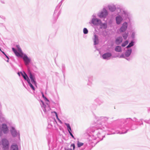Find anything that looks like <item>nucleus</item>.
Instances as JSON below:
<instances>
[{
  "mask_svg": "<svg viewBox=\"0 0 150 150\" xmlns=\"http://www.w3.org/2000/svg\"><path fill=\"white\" fill-rule=\"evenodd\" d=\"M89 140H91L90 137L89 138Z\"/></svg>",
  "mask_w": 150,
  "mask_h": 150,
  "instance_id": "a18cd8bd",
  "label": "nucleus"
},
{
  "mask_svg": "<svg viewBox=\"0 0 150 150\" xmlns=\"http://www.w3.org/2000/svg\"><path fill=\"white\" fill-rule=\"evenodd\" d=\"M134 42L133 41H132L131 42H130L129 44V45L127 47V48H128L134 45Z\"/></svg>",
  "mask_w": 150,
  "mask_h": 150,
  "instance_id": "b1692460",
  "label": "nucleus"
},
{
  "mask_svg": "<svg viewBox=\"0 0 150 150\" xmlns=\"http://www.w3.org/2000/svg\"><path fill=\"white\" fill-rule=\"evenodd\" d=\"M113 46V42H112L110 46L112 47Z\"/></svg>",
  "mask_w": 150,
  "mask_h": 150,
  "instance_id": "58836bf2",
  "label": "nucleus"
},
{
  "mask_svg": "<svg viewBox=\"0 0 150 150\" xmlns=\"http://www.w3.org/2000/svg\"><path fill=\"white\" fill-rule=\"evenodd\" d=\"M23 85L25 86V85H24V83H23Z\"/></svg>",
  "mask_w": 150,
  "mask_h": 150,
  "instance_id": "49530a36",
  "label": "nucleus"
},
{
  "mask_svg": "<svg viewBox=\"0 0 150 150\" xmlns=\"http://www.w3.org/2000/svg\"><path fill=\"white\" fill-rule=\"evenodd\" d=\"M148 110L149 111L150 110V108H149V109H148Z\"/></svg>",
  "mask_w": 150,
  "mask_h": 150,
  "instance_id": "c03bdc74",
  "label": "nucleus"
},
{
  "mask_svg": "<svg viewBox=\"0 0 150 150\" xmlns=\"http://www.w3.org/2000/svg\"><path fill=\"white\" fill-rule=\"evenodd\" d=\"M6 57L7 58V60H6V59H5V60L7 62H8V60L9 59V58L8 57L6 54V55H5Z\"/></svg>",
  "mask_w": 150,
  "mask_h": 150,
  "instance_id": "473e14b6",
  "label": "nucleus"
},
{
  "mask_svg": "<svg viewBox=\"0 0 150 150\" xmlns=\"http://www.w3.org/2000/svg\"><path fill=\"white\" fill-rule=\"evenodd\" d=\"M117 16L115 17V20L117 24H120L123 20L128 19L129 23L132 21V17L131 14L124 8H117Z\"/></svg>",
  "mask_w": 150,
  "mask_h": 150,
  "instance_id": "f03ea898",
  "label": "nucleus"
},
{
  "mask_svg": "<svg viewBox=\"0 0 150 150\" xmlns=\"http://www.w3.org/2000/svg\"><path fill=\"white\" fill-rule=\"evenodd\" d=\"M69 133V134H70V135L72 137V138H73L74 139V136L72 134V133L71 132Z\"/></svg>",
  "mask_w": 150,
  "mask_h": 150,
  "instance_id": "72a5a7b5",
  "label": "nucleus"
},
{
  "mask_svg": "<svg viewBox=\"0 0 150 150\" xmlns=\"http://www.w3.org/2000/svg\"><path fill=\"white\" fill-rule=\"evenodd\" d=\"M128 119H129L127 118V120H128Z\"/></svg>",
  "mask_w": 150,
  "mask_h": 150,
  "instance_id": "de8ad7c7",
  "label": "nucleus"
},
{
  "mask_svg": "<svg viewBox=\"0 0 150 150\" xmlns=\"http://www.w3.org/2000/svg\"><path fill=\"white\" fill-rule=\"evenodd\" d=\"M99 25L100 26V28H101L106 29L107 28V24L106 23H103L101 21V23H100Z\"/></svg>",
  "mask_w": 150,
  "mask_h": 150,
  "instance_id": "aec40b11",
  "label": "nucleus"
},
{
  "mask_svg": "<svg viewBox=\"0 0 150 150\" xmlns=\"http://www.w3.org/2000/svg\"><path fill=\"white\" fill-rule=\"evenodd\" d=\"M60 14V13L59 11V10L56 9L54 11V16L55 19H57L59 15Z\"/></svg>",
  "mask_w": 150,
  "mask_h": 150,
  "instance_id": "dca6fc26",
  "label": "nucleus"
},
{
  "mask_svg": "<svg viewBox=\"0 0 150 150\" xmlns=\"http://www.w3.org/2000/svg\"><path fill=\"white\" fill-rule=\"evenodd\" d=\"M11 129L10 131L12 135L14 137L17 136L20 137V134L19 131L16 130L14 127L11 126Z\"/></svg>",
  "mask_w": 150,
  "mask_h": 150,
  "instance_id": "9d476101",
  "label": "nucleus"
},
{
  "mask_svg": "<svg viewBox=\"0 0 150 150\" xmlns=\"http://www.w3.org/2000/svg\"><path fill=\"white\" fill-rule=\"evenodd\" d=\"M12 50L17 57L23 58L26 65L27 66L29 64L31 61L30 58H29L25 54L23 53H19L14 48H12Z\"/></svg>",
  "mask_w": 150,
  "mask_h": 150,
  "instance_id": "39448f33",
  "label": "nucleus"
},
{
  "mask_svg": "<svg viewBox=\"0 0 150 150\" xmlns=\"http://www.w3.org/2000/svg\"><path fill=\"white\" fill-rule=\"evenodd\" d=\"M108 7L110 11L111 12H114L116 10L117 11V8H120V6L116 7V6L113 4L108 5Z\"/></svg>",
  "mask_w": 150,
  "mask_h": 150,
  "instance_id": "f8f14e48",
  "label": "nucleus"
},
{
  "mask_svg": "<svg viewBox=\"0 0 150 150\" xmlns=\"http://www.w3.org/2000/svg\"><path fill=\"white\" fill-rule=\"evenodd\" d=\"M9 144V142L7 139H2V144L4 150H8Z\"/></svg>",
  "mask_w": 150,
  "mask_h": 150,
  "instance_id": "1a4fd4ad",
  "label": "nucleus"
},
{
  "mask_svg": "<svg viewBox=\"0 0 150 150\" xmlns=\"http://www.w3.org/2000/svg\"><path fill=\"white\" fill-rule=\"evenodd\" d=\"M42 94L43 98L46 101V102L45 103L43 101L41 100L40 105L44 113L45 114L47 115L48 114L50 110V108L49 105L50 102L47 99L45 96L42 92Z\"/></svg>",
  "mask_w": 150,
  "mask_h": 150,
  "instance_id": "20e7f679",
  "label": "nucleus"
},
{
  "mask_svg": "<svg viewBox=\"0 0 150 150\" xmlns=\"http://www.w3.org/2000/svg\"><path fill=\"white\" fill-rule=\"evenodd\" d=\"M112 54L111 53L107 52L104 53L102 55V57L103 59H109L112 56Z\"/></svg>",
  "mask_w": 150,
  "mask_h": 150,
  "instance_id": "ddd939ff",
  "label": "nucleus"
},
{
  "mask_svg": "<svg viewBox=\"0 0 150 150\" xmlns=\"http://www.w3.org/2000/svg\"><path fill=\"white\" fill-rule=\"evenodd\" d=\"M108 15V12L105 8H103L98 13V16L101 18H105Z\"/></svg>",
  "mask_w": 150,
  "mask_h": 150,
  "instance_id": "423d86ee",
  "label": "nucleus"
},
{
  "mask_svg": "<svg viewBox=\"0 0 150 150\" xmlns=\"http://www.w3.org/2000/svg\"><path fill=\"white\" fill-rule=\"evenodd\" d=\"M124 39H126L127 38L128 36V34L127 33H125L123 34L122 35Z\"/></svg>",
  "mask_w": 150,
  "mask_h": 150,
  "instance_id": "a878e982",
  "label": "nucleus"
},
{
  "mask_svg": "<svg viewBox=\"0 0 150 150\" xmlns=\"http://www.w3.org/2000/svg\"><path fill=\"white\" fill-rule=\"evenodd\" d=\"M129 23L127 22H124L122 24V25L119 30V31L120 33H123L125 32L127 30L128 27V23Z\"/></svg>",
  "mask_w": 150,
  "mask_h": 150,
  "instance_id": "9b49d317",
  "label": "nucleus"
},
{
  "mask_svg": "<svg viewBox=\"0 0 150 150\" xmlns=\"http://www.w3.org/2000/svg\"><path fill=\"white\" fill-rule=\"evenodd\" d=\"M93 81V76H89L88 78V81L87 82V85L89 86H91L92 85V82Z\"/></svg>",
  "mask_w": 150,
  "mask_h": 150,
  "instance_id": "4468645a",
  "label": "nucleus"
},
{
  "mask_svg": "<svg viewBox=\"0 0 150 150\" xmlns=\"http://www.w3.org/2000/svg\"><path fill=\"white\" fill-rule=\"evenodd\" d=\"M88 31L87 29L86 28H84L83 29V33L84 34H87Z\"/></svg>",
  "mask_w": 150,
  "mask_h": 150,
  "instance_id": "bb28decb",
  "label": "nucleus"
},
{
  "mask_svg": "<svg viewBox=\"0 0 150 150\" xmlns=\"http://www.w3.org/2000/svg\"><path fill=\"white\" fill-rule=\"evenodd\" d=\"M83 144L81 142H79V141L77 143V146L78 147H79L83 146Z\"/></svg>",
  "mask_w": 150,
  "mask_h": 150,
  "instance_id": "cd10ccee",
  "label": "nucleus"
},
{
  "mask_svg": "<svg viewBox=\"0 0 150 150\" xmlns=\"http://www.w3.org/2000/svg\"><path fill=\"white\" fill-rule=\"evenodd\" d=\"M126 59L127 60L129 61L131 60V59L130 58H126Z\"/></svg>",
  "mask_w": 150,
  "mask_h": 150,
  "instance_id": "4c0bfd02",
  "label": "nucleus"
},
{
  "mask_svg": "<svg viewBox=\"0 0 150 150\" xmlns=\"http://www.w3.org/2000/svg\"><path fill=\"white\" fill-rule=\"evenodd\" d=\"M18 74L19 76H20V73L18 72Z\"/></svg>",
  "mask_w": 150,
  "mask_h": 150,
  "instance_id": "79ce46f5",
  "label": "nucleus"
},
{
  "mask_svg": "<svg viewBox=\"0 0 150 150\" xmlns=\"http://www.w3.org/2000/svg\"><path fill=\"white\" fill-rule=\"evenodd\" d=\"M100 120L98 122L96 128L97 130L94 131V134L91 137V140H95L98 139L100 140H102L104 136L100 134V131L99 129L102 130L103 131H107L110 132L112 134H124L126 133L128 130L126 128L125 125H121L115 129V132L113 131V129L108 127L105 125V122L108 120V118L106 117H101L100 118Z\"/></svg>",
  "mask_w": 150,
  "mask_h": 150,
  "instance_id": "f257e3e1",
  "label": "nucleus"
},
{
  "mask_svg": "<svg viewBox=\"0 0 150 150\" xmlns=\"http://www.w3.org/2000/svg\"><path fill=\"white\" fill-rule=\"evenodd\" d=\"M141 125H143V123L142 122L141 123Z\"/></svg>",
  "mask_w": 150,
  "mask_h": 150,
  "instance_id": "37998d69",
  "label": "nucleus"
},
{
  "mask_svg": "<svg viewBox=\"0 0 150 150\" xmlns=\"http://www.w3.org/2000/svg\"><path fill=\"white\" fill-rule=\"evenodd\" d=\"M93 40L94 43V45L98 44L99 43L98 37L96 34H95L94 35V38Z\"/></svg>",
  "mask_w": 150,
  "mask_h": 150,
  "instance_id": "2eb2a0df",
  "label": "nucleus"
},
{
  "mask_svg": "<svg viewBox=\"0 0 150 150\" xmlns=\"http://www.w3.org/2000/svg\"><path fill=\"white\" fill-rule=\"evenodd\" d=\"M115 50L117 52H120L122 51L121 47L120 46H116L115 49Z\"/></svg>",
  "mask_w": 150,
  "mask_h": 150,
  "instance_id": "4be33fe9",
  "label": "nucleus"
},
{
  "mask_svg": "<svg viewBox=\"0 0 150 150\" xmlns=\"http://www.w3.org/2000/svg\"><path fill=\"white\" fill-rule=\"evenodd\" d=\"M1 126H1L0 124V137L2 136L3 132L4 134H6L9 132L8 127L6 124H2Z\"/></svg>",
  "mask_w": 150,
  "mask_h": 150,
  "instance_id": "6e6552de",
  "label": "nucleus"
},
{
  "mask_svg": "<svg viewBox=\"0 0 150 150\" xmlns=\"http://www.w3.org/2000/svg\"><path fill=\"white\" fill-rule=\"evenodd\" d=\"M136 35V32L133 30L131 31V37L132 38H134Z\"/></svg>",
  "mask_w": 150,
  "mask_h": 150,
  "instance_id": "5701e85b",
  "label": "nucleus"
},
{
  "mask_svg": "<svg viewBox=\"0 0 150 150\" xmlns=\"http://www.w3.org/2000/svg\"><path fill=\"white\" fill-rule=\"evenodd\" d=\"M101 20L96 17V15L93 14L92 16L91 20L89 22L90 24H92L95 25L99 26L101 23Z\"/></svg>",
  "mask_w": 150,
  "mask_h": 150,
  "instance_id": "0eeeda50",
  "label": "nucleus"
},
{
  "mask_svg": "<svg viewBox=\"0 0 150 150\" xmlns=\"http://www.w3.org/2000/svg\"><path fill=\"white\" fill-rule=\"evenodd\" d=\"M71 147H73V150H74L75 148V146L74 144H72L71 145Z\"/></svg>",
  "mask_w": 150,
  "mask_h": 150,
  "instance_id": "7c9ffc66",
  "label": "nucleus"
},
{
  "mask_svg": "<svg viewBox=\"0 0 150 150\" xmlns=\"http://www.w3.org/2000/svg\"><path fill=\"white\" fill-rule=\"evenodd\" d=\"M11 150H18V146L16 144H12L11 147Z\"/></svg>",
  "mask_w": 150,
  "mask_h": 150,
  "instance_id": "6ab92c4d",
  "label": "nucleus"
},
{
  "mask_svg": "<svg viewBox=\"0 0 150 150\" xmlns=\"http://www.w3.org/2000/svg\"><path fill=\"white\" fill-rule=\"evenodd\" d=\"M136 120H137V119H136V118H134V120H133V121H136Z\"/></svg>",
  "mask_w": 150,
  "mask_h": 150,
  "instance_id": "a19ab883",
  "label": "nucleus"
},
{
  "mask_svg": "<svg viewBox=\"0 0 150 150\" xmlns=\"http://www.w3.org/2000/svg\"><path fill=\"white\" fill-rule=\"evenodd\" d=\"M20 73L25 80L27 81L31 89L33 90H34L35 88L33 85L36 86V82L35 81V78L34 75L32 74L31 73H30L29 77L31 80L30 82L28 76L25 72H24V74L21 72H20Z\"/></svg>",
  "mask_w": 150,
  "mask_h": 150,
  "instance_id": "7ed1b4c3",
  "label": "nucleus"
},
{
  "mask_svg": "<svg viewBox=\"0 0 150 150\" xmlns=\"http://www.w3.org/2000/svg\"><path fill=\"white\" fill-rule=\"evenodd\" d=\"M18 51H19V52H18L19 53H23L22 51V50H21V49L20 48H19L18 47Z\"/></svg>",
  "mask_w": 150,
  "mask_h": 150,
  "instance_id": "c756f323",
  "label": "nucleus"
},
{
  "mask_svg": "<svg viewBox=\"0 0 150 150\" xmlns=\"http://www.w3.org/2000/svg\"><path fill=\"white\" fill-rule=\"evenodd\" d=\"M1 51L4 55H6V54L4 52H3L1 50Z\"/></svg>",
  "mask_w": 150,
  "mask_h": 150,
  "instance_id": "ea45409f",
  "label": "nucleus"
},
{
  "mask_svg": "<svg viewBox=\"0 0 150 150\" xmlns=\"http://www.w3.org/2000/svg\"><path fill=\"white\" fill-rule=\"evenodd\" d=\"M128 41L126 40L122 44V46L123 47H124L125 46L128 44Z\"/></svg>",
  "mask_w": 150,
  "mask_h": 150,
  "instance_id": "393cba45",
  "label": "nucleus"
},
{
  "mask_svg": "<svg viewBox=\"0 0 150 150\" xmlns=\"http://www.w3.org/2000/svg\"><path fill=\"white\" fill-rule=\"evenodd\" d=\"M149 121H150V119L149 120L144 121V122L147 123H149Z\"/></svg>",
  "mask_w": 150,
  "mask_h": 150,
  "instance_id": "f704fd0d",
  "label": "nucleus"
},
{
  "mask_svg": "<svg viewBox=\"0 0 150 150\" xmlns=\"http://www.w3.org/2000/svg\"><path fill=\"white\" fill-rule=\"evenodd\" d=\"M53 112L55 114L57 119L58 120H59V118L58 117V115H57V113L56 112H55V111H54Z\"/></svg>",
  "mask_w": 150,
  "mask_h": 150,
  "instance_id": "c85d7f7f",
  "label": "nucleus"
},
{
  "mask_svg": "<svg viewBox=\"0 0 150 150\" xmlns=\"http://www.w3.org/2000/svg\"><path fill=\"white\" fill-rule=\"evenodd\" d=\"M65 150H72L71 149L68 148V149H65Z\"/></svg>",
  "mask_w": 150,
  "mask_h": 150,
  "instance_id": "c9c22d12",
  "label": "nucleus"
},
{
  "mask_svg": "<svg viewBox=\"0 0 150 150\" xmlns=\"http://www.w3.org/2000/svg\"><path fill=\"white\" fill-rule=\"evenodd\" d=\"M122 41V38L121 37H119L117 38L115 42L117 45L120 43Z\"/></svg>",
  "mask_w": 150,
  "mask_h": 150,
  "instance_id": "f3484780",
  "label": "nucleus"
},
{
  "mask_svg": "<svg viewBox=\"0 0 150 150\" xmlns=\"http://www.w3.org/2000/svg\"><path fill=\"white\" fill-rule=\"evenodd\" d=\"M132 51V50L131 49H129L126 51L125 53V56L126 57H129Z\"/></svg>",
  "mask_w": 150,
  "mask_h": 150,
  "instance_id": "a211bd4d",
  "label": "nucleus"
},
{
  "mask_svg": "<svg viewBox=\"0 0 150 150\" xmlns=\"http://www.w3.org/2000/svg\"><path fill=\"white\" fill-rule=\"evenodd\" d=\"M125 54H121L120 56V58H125Z\"/></svg>",
  "mask_w": 150,
  "mask_h": 150,
  "instance_id": "2f4dec72",
  "label": "nucleus"
},
{
  "mask_svg": "<svg viewBox=\"0 0 150 150\" xmlns=\"http://www.w3.org/2000/svg\"><path fill=\"white\" fill-rule=\"evenodd\" d=\"M58 121H59V122L61 123V124H62V122L60 120H58Z\"/></svg>",
  "mask_w": 150,
  "mask_h": 150,
  "instance_id": "e433bc0d",
  "label": "nucleus"
},
{
  "mask_svg": "<svg viewBox=\"0 0 150 150\" xmlns=\"http://www.w3.org/2000/svg\"><path fill=\"white\" fill-rule=\"evenodd\" d=\"M64 124L66 126L69 132L70 133L71 132V129L69 124V123H65Z\"/></svg>",
  "mask_w": 150,
  "mask_h": 150,
  "instance_id": "412c9836",
  "label": "nucleus"
}]
</instances>
